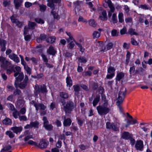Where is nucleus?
Instances as JSON below:
<instances>
[{
	"label": "nucleus",
	"mask_w": 152,
	"mask_h": 152,
	"mask_svg": "<svg viewBox=\"0 0 152 152\" xmlns=\"http://www.w3.org/2000/svg\"><path fill=\"white\" fill-rule=\"evenodd\" d=\"M28 76L27 75H26L24 80L22 82L21 81L20 83H18L15 81V82L14 85L16 88L18 87L20 89H24L26 88L28 84Z\"/></svg>",
	"instance_id": "1"
},
{
	"label": "nucleus",
	"mask_w": 152,
	"mask_h": 152,
	"mask_svg": "<svg viewBox=\"0 0 152 152\" xmlns=\"http://www.w3.org/2000/svg\"><path fill=\"white\" fill-rule=\"evenodd\" d=\"M34 89V94L36 96H37L38 94L40 92L44 93H46L47 91L46 86L44 85H39L38 84H36L35 85Z\"/></svg>",
	"instance_id": "2"
},
{
	"label": "nucleus",
	"mask_w": 152,
	"mask_h": 152,
	"mask_svg": "<svg viewBox=\"0 0 152 152\" xmlns=\"http://www.w3.org/2000/svg\"><path fill=\"white\" fill-rule=\"evenodd\" d=\"M43 120V126L48 131H51L53 130V126L51 124H49V121L47 120L46 117L44 116L42 118Z\"/></svg>",
	"instance_id": "3"
},
{
	"label": "nucleus",
	"mask_w": 152,
	"mask_h": 152,
	"mask_svg": "<svg viewBox=\"0 0 152 152\" xmlns=\"http://www.w3.org/2000/svg\"><path fill=\"white\" fill-rule=\"evenodd\" d=\"M0 63H1V66L5 69L8 68L9 66L11 64L10 62L2 56H0Z\"/></svg>",
	"instance_id": "4"
},
{
	"label": "nucleus",
	"mask_w": 152,
	"mask_h": 152,
	"mask_svg": "<svg viewBox=\"0 0 152 152\" xmlns=\"http://www.w3.org/2000/svg\"><path fill=\"white\" fill-rule=\"evenodd\" d=\"M98 113L106 114L108 113L110 109L108 107H105L104 105L99 106L96 107Z\"/></svg>",
	"instance_id": "5"
},
{
	"label": "nucleus",
	"mask_w": 152,
	"mask_h": 152,
	"mask_svg": "<svg viewBox=\"0 0 152 152\" xmlns=\"http://www.w3.org/2000/svg\"><path fill=\"white\" fill-rule=\"evenodd\" d=\"M125 97H122V96H118L117 100V105L119 108L120 111V113H124L126 114H129L128 113H125L123 112V110L122 109L120 106V105L122 104L123 102L124 99Z\"/></svg>",
	"instance_id": "6"
},
{
	"label": "nucleus",
	"mask_w": 152,
	"mask_h": 152,
	"mask_svg": "<svg viewBox=\"0 0 152 152\" xmlns=\"http://www.w3.org/2000/svg\"><path fill=\"white\" fill-rule=\"evenodd\" d=\"M61 0H48V3L47 4L48 7L52 9V10H54L55 9V5L54 3H60L61 2Z\"/></svg>",
	"instance_id": "7"
},
{
	"label": "nucleus",
	"mask_w": 152,
	"mask_h": 152,
	"mask_svg": "<svg viewBox=\"0 0 152 152\" xmlns=\"http://www.w3.org/2000/svg\"><path fill=\"white\" fill-rule=\"evenodd\" d=\"M31 102L33 104L34 106L36 108V110L38 111L39 109L44 110L46 108V106L42 104L39 103L38 104L35 102L33 100Z\"/></svg>",
	"instance_id": "8"
},
{
	"label": "nucleus",
	"mask_w": 152,
	"mask_h": 152,
	"mask_svg": "<svg viewBox=\"0 0 152 152\" xmlns=\"http://www.w3.org/2000/svg\"><path fill=\"white\" fill-rule=\"evenodd\" d=\"M135 147L137 150L141 151H143L144 145L142 141L140 140H137Z\"/></svg>",
	"instance_id": "9"
},
{
	"label": "nucleus",
	"mask_w": 152,
	"mask_h": 152,
	"mask_svg": "<svg viewBox=\"0 0 152 152\" xmlns=\"http://www.w3.org/2000/svg\"><path fill=\"white\" fill-rule=\"evenodd\" d=\"M49 144L48 142L45 139H43L40 140L39 143L38 145V147L42 149L46 148Z\"/></svg>",
	"instance_id": "10"
},
{
	"label": "nucleus",
	"mask_w": 152,
	"mask_h": 152,
	"mask_svg": "<svg viewBox=\"0 0 152 152\" xmlns=\"http://www.w3.org/2000/svg\"><path fill=\"white\" fill-rule=\"evenodd\" d=\"M64 107L65 109V111H71L74 107V103L72 101H69L67 102V103Z\"/></svg>",
	"instance_id": "11"
},
{
	"label": "nucleus",
	"mask_w": 152,
	"mask_h": 152,
	"mask_svg": "<svg viewBox=\"0 0 152 152\" xmlns=\"http://www.w3.org/2000/svg\"><path fill=\"white\" fill-rule=\"evenodd\" d=\"M18 75V76L16 78V80L17 82H21L24 78V74L22 72L19 73L15 72L14 74V76L16 77Z\"/></svg>",
	"instance_id": "12"
},
{
	"label": "nucleus",
	"mask_w": 152,
	"mask_h": 152,
	"mask_svg": "<svg viewBox=\"0 0 152 152\" xmlns=\"http://www.w3.org/2000/svg\"><path fill=\"white\" fill-rule=\"evenodd\" d=\"M47 52L49 55L54 56L55 55L57 51L56 50L54 49L53 47L51 45L47 49Z\"/></svg>",
	"instance_id": "13"
},
{
	"label": "nucleus",
	"mask_w": 152,
	"mask_h": 152,
	"mask_svg": "<svg viewBox=\"0 0 152 152\" xmlns=\"http://www.w3.org/2000/svg\"><path fill=\"white\" fill-rule=\"evenodd\" d=\"M11 129L14 133L18 134V133H20L22 131L23 128L21 126H14L11 127Z\"/></svg>",
	"instance_id": "14"
},
{
	"label": "nucleus",
	"mask_w": 152,
	"mask_h": 152,
	"mask_svg": "<svg viewBox=\"0 0 152 152\" xmlns=\"http://www.w3.org/2000/svg\"><path fill=\"white\" fill-rule=\"evenodd\" d=\"M9 57L11 59L13 60L16 63H18L20 61L17 55L14 53H12L9 55Z\"/></svg>",
	"instance_id": "15"
},
{
	"label": "nucleus",
	"mask_w": 152,
	"mask_h": 152,
	"mask_svg": "<svg viewBox=\"0 0 152 152\" xmlns=\"http://www.w3.org/2000/svg\"><path fill=\"white\" fill-rule=\"evenodd\" d=\"M101 13V15L99 16V18L101 20L103 21L106 20L107 19V17L106 11L103 10Z\"/></svg>",
	"instance_id": "16"
},
{
	"label": "nucleus",
	"mask_w": 152,
	"mask_h": 152,
	"mask_svg": "<svg viewBox=\"0 0 152 152\" xmlns=\"http://www.w3.org/2000/svg\"><path fill=\"white\" fill-rule=\"evenodd\" d=\"M23 1V0H14V3L16 9H18L21 5Z\"/></svg>",
	"instance_id": "17"
},
{
	"label": "nucleus",
	"mask_w": 152,
	"mask_h": 152,
	"mask_svg": "<svg viewBox=\"0 0 152 152\" xmlns=\"http://www.w3.org/2000/svg\"><path fill=\"white\" fill-rule=\"evenodd\" d=\"M122 138L125 140H127L132 137L131 134H130L128 132H124L122 134Z\"/></svg>",
	"instance_id": "18"
},
{
	"label": "nucleus",
	"mask_w": 152,
	"mask_h": 152,
	"mask_svg": "<svg viewBox=\"0 0 152 152\" xmlns=\"http://www.w3.org/2000/svg\"><path fill=\"white\" fill-rule=\"evenodd\" d=\"M9 66V69H7L6 70V73L7 74L10 75V74L12 72H15V71L14 70V66L13 65H12L11 64Z\"/></svg>",
	"instance_id": "19"
},
{
	"label": "nucleus",
	"mask_w": 152,
	"mask_h": 152,
	"mask_svg": "<svg viewBox=\"0 0 152 152\" xmlns=\"http://www.w3.org/2000/svg\"><path fill=\"white\" fill-rule=\"evenodd\" d=\"M126 88L125 87H122L120 89L118 94V96H122L125 97L126 94Z\"/></svg>",
	"instance_id": "20"
},
{
	"label": "nucleus",
	"mask_w": 152,
	"mask_h": 152,
	"mask_svg": "<svg viewBox=\"0 0 152 152\" xmlns=\"http://www.w3.org/2000/svg\"><path fill=\"white\" fill-rule=\"evenodd\" d=\"M106 3L107 4L108 7L110 9V11L112 12H114L115 10V8L112 3L111 1L110 0H107Z\"/></svg>",
	"instance_id": "21"
},
{
	"label": "nucleus",
	"mask_w": 152,
	"mask_h": 152,
	"mask_svg": "<svg viewBox=\"0 0 152 152\" xmlns=\"http://www.w3.org/2000/svg\"><path fill=\"white\" fill-rule=\"evenodd\" d=\"M9 108L12 111H13V114H19V113L18 111L15 108L14 106L11 104H7Z\"/></svg>",
	"instance_id": "22"
},
{
	"label": "nucleus",
	"mask_w": 152,
	"mask_h": 152,
	"mask_svg": "<svg viewBox=\"0 0 152 152\" xmlns=\"http://www.w3.org/2000/svg\"><path fill=\"white\" fill-rule=\"evenodd\" d=\"M100 96L99 95H96L93 102V106H95L99 101Z\"/></svg>",
	"instance_id": "23"
},
{
	"label": "nucleus",
	"mask_w": 152,
	"mask_h": 152,
	"mask_svg": "<svg viewBox=\"0 0 152 152\" xmlns=\"http://www.w3.org/2000/svg\"><path fill=\"white\" fill-rule=\"evenodd\" d=\"M13 95L14 96H16L17 95L19 96L20 97L22 96V92L20 90L18 89V88H16L13 92Z\"/></svg>",
	"instance_id": "24"
},
{
	"label": "nucleus",
	"mask_w": 152,
	"mask_h": 152,
	"mask_svg": "<svg viewBox=\"0 0 152 152\" xmlns=\"http://www.w3.org/2000/svg\"><path fill=\"white\" fill-rule=\"evenodd\" d=\"M124 76V74L122 72H120L117 74L116 80L119 81Z\"/></svg>",
	"instance_id": "25"
},
{
	"label": "nucleus",
	"mask_w": 152,
	"mask_h": 152,
	"mask_svg": "<svg viewBox=\"0 0 152 152\" xmlns=\"http://www.w3.org/2000/svg\"><path fill=\"white\" fill-rule=\"evenodd\" d=\"M72 121L69 118L65 119L64 121V125L65 126H69L71 125Z\"/></svg>",
	"instance_id": "26"
},
{
	"label": "nucleus",
	"mask_w": 152,
	"mask_h": 152,
	"mask_svg": "<svg viewBox=\"0 0 152 152\" xmlns=\"http://www.w3.org/2000/svg\"><path fill=\"white\" fill-rule=\"evenodd\" d=\"M135 29L132 28H130L128 30V33L130 34L131 36L133 35H138V33L135 32Z\"/></svg>",
	"instance_id": "27"
},
{
	"label": "nucleus",
	"mask_w": 152,
	"mask_h": 152,
	"mask_svg": "<svg viewBox=\"0 0 152 152\" xmlns=\"http://www.w3.org/2000/svg\"><path fill=\"white\" fill-rule=\"evenodd\" d=\"M60 96L64 99H67L69 97V95L68 93L64 92H61L60 93Z\"/></svg>",
	"instance_id": "28"
},
{
	"label": "nucleus",
	"mask_w": 152,
	"mask_h": 152,
	"mask_svg": "<svg viewBox=\"0 0 152 152\" xmlns=\"http://www.w3.org/2000/svg\"><path fill=\"white\" fill-rule=\"evenodd\" d=\"M36 24L35 22L29 21L28 24V27L29 28V29H34L35 28L34 27Z\"/></svg>",
	"instance_id": "29"
},
{
	"label": "nucleus",
	"mask_w": 152,
	"mask_h": 152,
	"mask_svg": "<svg viewBox=\"0 0 152 152\" xmlns=\"http://www.w3.org/2000/svg\"><path fill=\"white\" fill-rule=\"evenodd\" d=\"M113 44L112 43H110L107 45L106 48H104V49H102L101 51H105L109 50L113 48Z\"/></svg>",
	"instance_id": "30"
},
{
	"label": "nucleus",
	"mask_w": 152,
	"mask_h": 152,
	"mask_svg": "<svg viewBox=\"0 0 152 152\" xmlns=\"http://www.w3.org/2000/svg\"><path fill=\"white\" fill-rule=\"evenodd\" d=\"M51 13L53 15V18L54 19H56L57 20H58L60 18V16L58 15V13L55 11H53L52 10L51 12Z\"/></svg>",
	"instance_id": "31"
},
{
	"label": "nucleus",
	"mask_w": 152,
	"mask_h": 152,
	"mask_svg": "<svg viewBox=\"0 0 152 152\" xmlns=\"http://www.w3.org/2000/svg\"><path fill=\"white\" fill-rule=\"evenodd\" d=\"M12 148V146L10 145H6L2 149L0 152H5L7 151Z\"/></svg>",
	"instance_id": "32"
},
{
	"label": "nucleus",
	"mask_w": 152,
	"mask_h": 152,
	"mask_svg": "<svg viewBox=\"0 0 152 152\" xmlns=\"http://www.w3.org/2000/svg\"><path fill=\"white\" fill-rule=\"evenodd\" d=\"M56 38L54 37H49L46 40L48 42L53 43H54L55 40Z\"/></svg>",
	"instance_id": "33"
},
{
	"label": "nucleus",
	"mask_w": 152,
	"mask_h": 152,
	"mask_svg": "<svg viewBox=\"0 0 152 152\" xmlns=\"http://www.w3.org/2000/svg\"><path fill=\"white\" fill-rule=\"evenodd\" d=\"M3 123L6 125H10L12 124V121L9 118H6L3 121Z\"/></svg>",
	"instance_id": "34"
},
{
	"label": "nucleus",
	"mask_w": 152,
	"mask_h": 152,
	"mask_svg": "<svg viewBox=\"0 0 152 152\" xmlns=\"http://www.w3.org/2000/svg\"><path fill=\"white\" fill-rule=\"evenodd\" d=\"M112 20L113 24H115L118 22V20L116 13H114L113 14Z\"/></svg>",
	"instance_id": "35"
},
{
	"label": "nucleus",
	"mask_w": 152,
	"mask_h": 152,
	"mask_svg": "<svg viewBox=\"0 0 152 152\" xmlns=\"http://www.w3.org/2000/svg\"><path fill=\"white\" fill-rule=\"evenodd\" d=\"M66 83L67 85H69V87L72 85V80L70 77H67L66 78Z\"/></svg>",
	"instance_id": "36"
},
{
	"label": "nucleus",
	"mask_w": 152,
	"mask_h": 152,
	"mask_svg": "<svg viewBox=\"0 0 152 152\" xmlns=\"http://www.w3.org/2000/svg\"><path fill=\"white\" fill-rule=\"evenodd\" d=\"M124 15L122 13H119L118 15L119 19V22L120 23H122L124 21V20L123 19Z\"/></svg>",
	"instance_id": "37"
},
{
	"label": "nucleus",
	"mask_w": 152,
	"mask_h": 152,
	"mask_svg": "<svg viewBox=\"0 0 152 152\" xmlns=\"http://www.w3.org/2000/svg\"><path fill=\"white\" fill-rule=\"evenodd\" d=\"M111 33L113 37H117L118 36L119 33L116 29H113L111 31Z\"/></svg>",
	"instance_id": "38"
},
{
	"label": "nucleus",
	"mask_w": 152,
	"mask_h": 152,
	"mask_svg": "<svg viewBox=\"0 0 152 152\" xmlns=\"http://www.w3.org/2000/svg\"><path fill=\"white\" fill-rule=\"evenodd\" d=\"M31 128L32 127L38 128L39 125V123L38 121H35L34 122H32L30 123Z\"/></svg>",
	"instance_id": "39"
},
{
	"label": "nucleus",
	"mask_w": 152,
	"mask_h": 152,
	"mask_svg": "<svg viewBox=\"0 0 152 152\" xmlns=\"http://www.w3.org/2000/svg\"><path fill=\"white\" fill-rule=\"evenodd\" d=\"M89 24L93 27H95L96 25L95 21L94 20L91 19L88 21Z\"/></svg>",
	"instance_id": "40"
},
{
	"label": "nucleus",
	"mask_w": 152,
	"mask_h": 152,
	"mask_svg": "<svg viewBox=\"0 0 152 152\" xmlns=\"http://www.w3.org/2000/svg\"><path fill=\"white\" fill-rule=\"evenodd\" d=\"M33 138L34 137L32 135H28L25 136L23 139V140L25 142H26L28 141L29 139H33Z\"/></svg>",
	"instance_id": "41"
},
{
	"label": "nucleus",
	"mask_w": 152,
	"mask_h": 152,
	"mask_svg": "<svg viewBox=\"0 0 152 152\" xmlns=\"http://www.w3.org/2000/svg\"><path fill=\"white\" fill-rule=\"evenodd\" d=\"M131 56V53L129 51L127 52V54L126 55V65L128 64L129 62L130 58Z\"/></svg>",
	"instance_id": "42"
},
{
	"label": "nucleus",
	"mask_w": 152,
	"mask_h": 152,
	"mask_svg": "<svg viewBox=\"0 0 152 152\" xmlns=\"http://www.w3.org/2000/svg\"><path fill=\"white\" fill-rule=\"evenodd\" d=\"M6 134L8 135L10 138H13L15 136V135L11 131H7L6 132Z\"/></svg>",
	"instance_id": "43"
},
{
	"label": "nucleus",
	"mask_w": 152,
	"mask_h": 152,
	"mask_svg": "<svg viewBox=\"0 0 152 152\" xmlns=\"http://www.w3.org/2000/svg\"><path fill=\"white\" fill-rule=\"evenodd\" d=\"M92 35L94 38H97L100 37V34L98 31H95L94 32Z\"/></svg>",
	"instance_id": "44"
},
{
	"label": "nucleus",
	"mask_w": 152,
	"mask_h": 152,
	"mask_svg": "<svg viewBox=\"0 0 152 152\" xmlns=\"http://www.w3.org/2000/svg\"><path fill=\"white\" fill-rule=\"evenodd\" d=\"M131 39V43L132 45L137 46L138 45V43L133 38H132Z\"/></svg>",
	"instance_id": "45"
},
{
	"label": "nucleus",
	"mask_w": 152,
	"mask_h": 152,
	"mask_svg": "<svg viewBox=\"0 0 152 152\" xmlns=\"http://www.w3.org/2000/svg\"><path fill=\"white\" fill-rule=\"evenodd\" d=\"M24 68L25 70L26 71L27 73L30 75L31 73V69L29 67L28 65H25L24 67Z\"/></svg>",
	"instance_id": "46"
},
{
	"label": "nucleus",
	"mask_w": 152,
	"mask_h": 152,
	"mask_svg": "<svg viewBox=\"0 0 152 152\" xmlns=\"http://www.w3.org/2000/svg\"><path fill=\"white\" fill-rule=\"evenodd\" d=\"M115 70V68L113 67L110 66L107 69V72L109 73H114Z\"/></svg>",
	"instance_id": "47"
},
{
	"label": "nucleus",
	"mask_w": 152,
	"mask_h": 152,
	"mask_svg": "<svg viewBox=\"0 0 152 152\" xmlns=\"http://www.w3.org/2000/svg\"><path fill=\"white\" fill-rule=\"evenodd\" d=\"M73 87L74 89V91L75 92L78 93L79 91L80 90V88L79 86L78 85H75L73 86Z\"/></svg>",
	"instance_id": "48"
},
{
	"label": "nucleus",
	"mask_w": 152,
	"mask_h": 152,
	"mask_svg": "<svg viewBox=\"0 0 152 152\" xmlns=\"http://www.w3.org/2000/svg\"><path fill=\"white\" fill-rule=\"evenodd\" d=\"M24 104V102L23 100L18 99L17 102V105L19 107L23 106Z\"/></svg>",
	"instance_id": "49"
},
{
	"label": "nucleus",
	"mask_w": 152,
	"mask_h": 152,
	"mask_svg": "<svg viewBox=\"0 0 152 152\" xmlns=\"http://www.w3.org/2000/svg\"><path fill=\"white\" fill-rule=\"evenodd\" d=\"M35 20L38 23L43 24L44 23V21L40 18H36L35 19Z\"/></svg>",
	"instance_id": "50"
},
{
	"label": "nucleus",
	"mask_w": 152,
	"mask_h": 152,
	"mask_svg": "<svg viewBox=\"0 0 152 152\" xmlns=\"http://www.w3.org/2000/svg\"><path fill=\"white\" fill-rule=\"evenodd\" d=\"M128 115V117L130 118L132 124H134L137 123V121L136 119L133 120L132 119V116L130 115Z\"/></svg>",
	"instance_id": "51"
},
{
	"label": "nucleus",
	"mask_w": 152,
	"mask_h": 152,
	"mask_svg": "<svg viewBox=\"0 0 152 152\" xmlns=\"http://www.w3.org/2000/svg\"><path fill=\"white\" fill-rule=\"evenodd\" d=\"M27 143L28 144H29L30 145H34L35 146H38V145L37 143V142H34L32 140H30L28 141L27 142Z\"/></svg>",
	"instance_id": "52"
},
{
	"label": "nucleus",
	"mask_w": 152,
	"mask_h": 152,
	"mask_svg": "<svg viewBox=\"0 0 152 152\" xmlns=\"http://www.w3.org/2000/svg\"><path fill=\"white\" fill-rule=\"evenodd\" d=\"M113 124V123L107 122L106 124V127L107 129H111Z\"/></svg>",
	"instance_id": "53"
},
{
	"label": "nucleus",
	"mask_w": 152,
	"mask_h": 152,
	"mask_svg": "<svg viewBox=\"0 0 152 152\" xmlns=\"http://www.w3.org/2000/svg\"><path fill=\"white\" fill-rule=\"evenodd\" d=\"M79 61L81 62L86 63L87 61L86 58L83 57H80L79 58Z\"/></svg>",
	"instance_id": "54"
},
{
	"label": "nucleus",
	"mask_w": 152,
	"mask_h": 152,
	"mask_svg": "<svg viewBox=\"0 0 152 152\" xmlns=\"http://www.w3.org/2000/svg\"><path fill=\"white\" fill-rule=\"evenodd\" d=\"M126 28L125 27H124L120 31V33L121 35H123L126 33Z\"/></svg>",
	"instance_id": "55"
},
{
	"label": "nucleus",
	"mask_w": 152,
	"mask_h": 152,
	"mask_svg": "<svg viewBox=\"0 0 152 152\" xmlns=\"http://www.w3.org/2000/svg\"><path fill=\"white\" fill-rule=\"evenodd\" d=\"M39 7L41 11H44L46 9V6L44 5H40Z\"/></svg>",
	"instance_id": "56"
},
{
	"label": "nucleus",
	"mask_w": 152,
	"mask_h": 152,
	"mask_svg": "<svg viewBox=\"0 0 152 152\" xmlns=\"http://www.w3.org/2000/svg\"><path fill=\"white\" fill-rule=\"evenodd\" d=\"M19 118L20 121H26L27 120V118L25 115L19 116Z\"/></svg>",
	"instance_id": "57"
},
{
	"label": "nucleus",
	"mask_w": 152,
	"mask_h": 152,
	"mask_svg": "<svg viewBox=\"0 0 152 152\" xmlns=\"http://www.w3.org/2000/svg\"><path fill=\"white\" fill-rule=\"evenodd\" d=\"M41 56L44 62H45V63L48 62V60L45 55L42 54L41 55Z\"/></svg>",
	"instance_id": "58"
},
{
	"label": "nucleus",
	"mask_w": 152,
	"mask_h": 152,
	"mask_svg": "<svg viewBox=\"0 0 152 152\" xmlns=\"http://www.w3.org/2000/svg\"><path fill=\"white\" fill-rule=\"evenodd\" d=\"M135 70V68L134 66L130 67L129 70L130 74H132V73H134Z\"/></svg>",
	"instance_id": "59"
},
{
	"label": "nucleus",
	"mask_w": 152,
	"mask_h": 152,
	"mask_svg": "<svg viewBox=\"0 0 152 152\" xmlns=\"http://www.w3.org/2000/svg\"><path fill=\"white\" fill-rule=\"evenodd\" d=\"M77 120L78 124L80 126H82L83 124V121L81 120L80 118L78 117L77 118Z\"/></svg>",
	"instance_id": "60"
},
{
	"label": "nucleus",
	"mask_w": 152,
	"mask_h": 152,
	"mask_svg": "<svg viewBox=\"0 0 152 152\" xmlns=\"http://www.w3.org/2000/svg\"><path fill=\"white\" fill-rule=\"evenodd\" d=\"M10 19L13 23H15L18 20L15 18L14 15H12L10 17Z\"/></svg>",
	"instance_id": "61"
},
{
	"label": "nucleus",
	"mask_w": 152,
	"mask_h": 152,
	"mask_svg": "<svg viewBox=\"0 0 152 152\" xmlns=\"http://www.w3.org/2000/svg\"><path fill=\"white\" fill-rule=\"evenodd\" d=\"M92 87L94 90H96L98 87L97 83H94L92 84Z\"/></svg>",
	"instance_id": "62"
},
{
	"label": "nucleus",
	"mask_w": 152,
	"mask_h": 152,
	"mask_svg": "<svg viewBox=\"0 0 152 152\" xmlns=\"http://www.w3.org/2000/svg\"><path fill=\"white\" fill-rule=\"evenodd\" d=\"M7 88L8 89V91H12L15 89V88L13 86L8 85L7 86Z\"/></svg>",
	"instance_id": "63"
},
{
	"label": "nucleus",
	"mask_w": 152,
	"mask_h": 152,
	"mask_svg": "<svg viewBox=\"0 0 152 152\" xmlns=\"http://www.w3.org/2000/svg\"><path fill=\"white\" fill-rule=\"evenodd\" d=\"M111 129L113 131H118V127H117L116 126H115L114 124L113 123V124L112 128Z\"/></svg>",
	"instance_id": "64"
}]
</instances>
